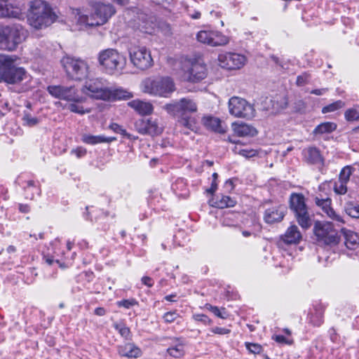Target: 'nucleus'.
I'll return each instance as SVG.
<instances>
[{
    "instance_id": "20e7f679",
    "label": "nucleus",
    "mask_w": 359,
    "mask_h": 359,
    "mask_svg": "<svg viewBox=\"0 0 359 359\" xmlns=\"http://www.w3.org/2000/svg\"><path fill=\"white\" fill-rule=\"evenodd\" d=\"M56 15L44 1L36 0L32 3L28 17L29 25L36 29H42L51 25Z\"/></svg>"
},
{
    "instance_id": "338daca9",
    "label": "nucleus",
    "mask_w": 359,
    "mask_h": 359,
    "mask_svg": "<svg viewBox=\"0 0 359 359\" xmlns=\"http://www.w3.org/2000/svg\"><path fill=\"white\" fill-rule=\"evenodd\" d=\"M273 339L278 343H287L286 338L283 335H276Z\"/></svg>"
},
{
    "instance_id": "a211bd4d",
    "label": "nucleus",
    "mask_w": 359,
    "mask_h": 359,
    "mask_svg": "<svg viewBox=\"0 0 359 359\" xmlns=\"http://www.w3.org/2000/svg\"><path fill=\"white\" fill-rule=\"evenodd\" d=\"M136 130L142 135H158L161 133L162 128L157 121L152 118H141L135 123Z\"/></svg>"
},
{
    "instance_id": "ea45409f",
    "label": "nucleus",
    "mask_w": 359,
    "mask_h": 359,
    "mask_svg": "<svg viewBox=\"0 0 359 359\" xmlns=\"http://www.w3.org/2000/svg\"><path fill=\"white\" fill-rule=\"evenodd\" d=\"M23 124L29 127H33L39 122L38 118L32 116L29 113L25 112L22 117Z\"/></svg>"
},
{
    "instance_id": "f03ea898",
    "label": "nucleus",
    "mask_w": 359,
    "mask_h": 359,
    "mask_svg": "<svg viewBox=\"0 0 359 359\" xmlns=\"http://www.w3.org/2000/svg\"><path fill=\"white\" fill-rule=\"evenodd\" d=\"M97 60L100 69L110 75L122 72L126 65V57L114 48L101 50Z\"/></svg>"
},
{
    "instance_id": "2eb2a0df",
    "label": "nucleus",
    "mask_w": 359,
    "mask_h": 359,
    "mask_svg": "<svg viewBox=\"0 0 359 359\" xmlns=\"http://www.w3.org/2000/svg\"><path fill=\"white\" fill-rule=\"evenodd\" d=\"M197 40L211 46H224L229 43V38L215 30H201L196 35Z\"/></svg>"
},
{
    "instance_id": "4468645a",
    "label": "nucleus",
    "mask_w": 359,
    "mask_h": 359,
    "mask_svg": "<svg viewBox=\"0 0 359 359\" xmlns=\"http://www.w3.org/2000/svg\"><path fill=\"white\" fill-rule=\"evenodd\" d=\"M207 74L205 65L199 60H194L185 67L184 76L189 82L198 83L205 79Z\"/></svg>"
},
{
    "instance_id": "72a5a7b5",
    "label": "nucleus",
    "mask_w": 359,
    "mask_h": 359,
    "mask_svg": "<svg viewBox=\"0 0 359 359\" xmlns=\"http://www.w3.org/2000/svg\"><path fill=\"white\" fill-rule=\"evenodd\" d=\"M315 203L327 215L332 213L333 209L331 207L332 201L330 198H320L319 197H316Z\"/></svg>"
},
{
    "instance_id": "4c0bfd02",
    "label": "nucleus",
    "mask_w": 359,
    "mask_h": 359,
    "mask_svg": "<svg viewBox=\"0 0 359 359\" xmlns=\"http://www.w3.org/2000/svg\"><path fill=\"white\" fill-rule=\"evenodd\" d=\"M81 102H70L67 106V108L72 112L76 113L79 114H84L90 112V109H84L83 106L79 104Z\"/></svg>"
},
{
    "instance_id": "f257e3e1",
    "label": "nucleus",
    "mask_w": 359,
    "mask_h": 359,
    "mask_svg": "<svg viewBox=\"0 0 359 359\" xmlns=\"http://www.w3.org/2000/svg\"><path fill=\"white\" fill-rule=\"evenodd\" d=\"M27 36V30L19 23L0 25V49L15 50Z\"/></svg>"
},
{
    "instance_id": "37998d69",
    "label": "nucleus",
    "mask_w": 359,
    "mask_h": 359,
    "mask_svg": "<svg viewBox=\"0 0 359 359\" xmlns=\"http://www.w3.org/2000/svg\"><path fill=\"white\" fill-rule=\"evenodd\" d=\"M351 174V167L348 165L345 166L341 170L338 180L348 183Z\"/></svg>"
},
{
    "instance_id": "39448f33",
    "label": "nucleus",
    "mask_w": 359,
    "mask_h": 359,
    "mask_svg": "<svg viewBox=\"0 0 359 359\" xmlns=\"http://www.w3.org/2000/svg\"><path fill=\"white\" fill-rule=\"evenodd\" d=\"M115 13L116 10L113 6L98 3L94 6L93 13L90 15H79L78 22L88 27L101 26L105 24Z\"/></svg>"
},
{
    "instance_id": "79ce46f5",
    "label": "nucleus",
    "mask_w": 359,
    "mask_h": 359,
    "mask_svg": "<svg viewBox=\"0 0 359 359\" xmlns=\"http://www.w3.org/2000/svg\"><path fill=\"white\" fill-rule=\"evenodd\" d=\"M109 128L116 133H119L123 137H126L128 139L131 140L132 135L127 133V131L123 128V127L118 123H112L109 125Z\"/></svg>"
},
{
    "instance_id": "423d86ee",
    "label": "nucleus",
    "mask_w": 359,
    "mask_h": 359,
    "mask_svg": "<svg viewBox=\"0 0 359 359\" xmlns=\"http://www.w3.org/2000/svg\"><path fill=\"white\" fill-rule=\"evenodd\" d=\"M142 90L151 95L167 97L175 90V86L173 80L165 76L146 79L142 83Z\"/></svg>"
},
{
    "instance_id": "e433bc0d",
    "label": "nucleus",
    "mask_w": 359,
    "mask_h": 359,
    "mask_svg": "<svg viewBox=\"0 0 359 359\" xmlns=\"http://www.w3.org/2000/svg\"><path fill=\"white\" fill-rule=\"evenodd\" d=\"M205 307L220 318L226 319L229 316L224 308L219 309L217 306H212L210 304H206Z\"/></svg>"
},
{
    "instance_id": "a18cd8bd",
    "label": "nucleus",
    "mask_w": 359,
    "mask_h": 359,
    "mask_svg": "<svg viewBox=\"0 0 359 359\" xmlns=\"http://www.w3.org/2000/svg\"><path fill=\"white\" fill-rule=\"evenodd\" d=\"M245 346L250 353L254 354H259L262 351V346L259 344L246 342Z\"/></svg>"
},
{
    "instance_id": "5701e85b",
    "label": "nucleus",
    "mask_w": 359,
    "mask_h": 359,
    "mask_svg": "<svg viewBox=\"0 0 359 359\" xmlns=\"http://www.w3.org/2000/svg\"><path fill=\"white\" fill-rule=\"evenodd\" d=\"M128 106L133 108L140 115H149L152 113L154 107L149 102H144L140 100H134L128 102Z\"/></svg>"
},
{
    "instance_id": "de8ad7c7",
    "label": "nucleus",
    "mask_w": 359,
    "mask_h": 359,
    "mask_svg": "<svg viewBox=\"0 0 359 359\" xmlns=\"http://www.w3.org/2000/svg\"><path fill=\"white\" fill-rule=\"evenodd\" d=\"M114 327L116 330L118 331L119 334L124 338L126 339H128L129 335H130V329L123 325H118V324H116L114 325Z\"/></svg>"
},
{
    "instance_id": "3c124183",
    "label": "nucleus",
    "mask_w": 359,
    "mask_h": 359,
    "mask_svg": "<svg viewBox=\"0 0 359 359\" xmlns=\"http://www.w3.org/2000/svg\"><path fill=\"white\" fill-rule=\"evenodd\" d=\"M194 318L195 320L201 322L204 325H210L212 323V320L204 314H195Z\"/></svg>"
},
{
    "instance_id": "cd10ccee",
    "label": "nucleus",
    "mask_w": 359,
    "mask_h": 359,
    "mask_svg": "<svg viewBox=\"0 0 359 359\" xmlns=\"http://www.w3.org/2000/svg\"><path fill=\"white\" fill-rule=\"evenodd\" d=\"M315 313L309 316V322L314 326L319 327L323 323V314L325 306L320 303L314 306Z\"/></svg>"
},
{
    "instance_id": "603ef678",
    "label": "nucleus",
    "mask_w": 359,
    "mask_h": 359,
    "mask_svg": "<svg viewBox=\"0 0 359 359\" xmlns=\"http://www.w3.org/2000/svg\"><path fill=\"white\" fill-rule=\"evenodd\" d=\"M238 154L245 158H251L257 154V151L255 149H241Z\"/></svg>"
},
{
    "instance_id": "2f4dec72",
    "label": "nucleus",
    "mask_w": 359,
    "mask_h": 359,
    "mask_svg": "<svg viewBox=\"0 0 359 359\" xmlns=\"http://www.w3.org/2000/svg\"><path fill=\"white\" fill-rule=\"evenodd\" d=\"M205 125L215 132L219 133L225 132V130L222 126L221 121L218 118L208 117L205 120Z\"/></svg>"
},
{
    "instance_id": "09e8293b",
    "label": "nucleus",
    "mask_w": 359,
    "mask_h": 359,
    "mask_svg": "<svg viewBox=\"0 0 359 359\" xmlns=\"http://www.w3.org/2000/svg\"><path fill=\"white\" fill-rule=\"evenodd\" d=\"M136 304H137V302L134 299H123L117 302V305L119 307H124L126 309H129Z\"/></svg>"
},
{
    "instance_id": "9b49d317",
    "label": "nucleus",
    "mask_w": 359,
    "mask_h": 359,
    "mask_svg": "<svg viewBox=\"0 0 359 359\" xmlns=\"http://www.w3.org/2000/svg\"><path fill=\"white\" fill-rule=\"evenodd\" d=\"M229 109L231 115L239 118H251L255 114L253 105L238 97H233L229 100Z\"/></svg>"
},
{
    "instance_id": "7c9ffc66",
    "label": "nucleus",
    "mask_w": 359,
    "mask_h": 359,
    "mask_svg": "<svg viewBox=\"0 0 359 359\" xmlns=\"http://www.w3.org/2000/svg\"><path fill=\"white\" fill-rule=\"evenodd\" d=\"M110 93L107 100H127L133 97L131 93L123 88H108Z\"/></svg>"
},
{
    "instance_id": "6ab92c4d",
    "label": "nucleus",
    "mask_w": 359,
    "mask_h": 359,
    "mask_svg": "<svg viewBox=\"0 0 359 359\" xmlns=\"http://www.w3.org/2000/svg\"><path fill=\"white\" fill-rule=\"evenodd\" d=\"M286 212V207L283 205L272 207L265 210L264 219L267 224H273L283 220Z\"/></svg>"
},
{
    "instance_id": "bb28decb",
    "label": "nucleus",
    "mask_w": 359,
    "mask_h": 359,
    "mask_svg": "<svg viewBox=\"0 0 359 359\" xmlns=\"http://www.w3.org/2000/svg\"><path fill=\"white\" fill-rule=\"evenodd\" d=\"M301 238L302 234L296 225H291L283 237V241L287 244L297 243Z\"/></svg>"
},
{
    "instance_id": "f3484780",
    "label": "nucleus",
    "mask_w": 359,
    "mask_h": 359,
    "mask_svg": "<svg viewBox=\"0 0 359 359\" xmlns=\"http://www.w3.org/2000/svg\"><path fill=\"white\" fill-rule=\"evenodd\" d=\"M219 65L226 69H239L244 66L246 58L243 55L235 53H221L218 56Z\"/></svg>"
},
{
    "instance_id": "c9c22d12",
    "label": "nucleus",
    "mask_w": 359,
    "mask_h": 359,
    "mask_svg": "<svg viewBox=\"0 0 359 359\" xmlns=\"http://www.w3.org/2000/svg\"><path fill=\"white\" fill-rule=\"evenodd\" d=\"M168 354L174 358H180L184 353V345L179 343L175 346H172L167 349Z\"/></svg>"
},
{
    "instance_id": "393cba45",
    "label": "nucleus",
    "mask_w": 359,
    "mask_h": 359,
    "mask_svg": "<svg viewBox=\"0 0 359 359\" xmlns=\"http://www.w3.org/2000/svg\"><path fill=\"white\" fill-rule=\"evenodd\" d=\"M232 126L234 133L240 137H254L257 134V130L255 128L246 123H235Z\"/></svg>"
},
{
    "instance_id": "b1692460",
    "label": "nucleus",
    "mask_w": 359,
    "mask_h": 359,
    "mask_svg": "<svg viewBox=\"0 0 359 359\" xmlns=\"http://www.w3.org/2000/svg\"><path fill=\"white\" fill-rule=\"evenodd\" d=\"M341 233L344 239V244L349 250H355L359 245V236L355 233L346 229H341Z\"/></svg>"
},
{
    "instance_id": "6e6552de",
    "label": "nucleus",
    "mask_w": 359,
    "mask_h": 359,
    "mask_svg": "<svg viewBox=\"0 0 359 359\" xmlns=\"http://www.w3.org/2000/svg\"><path fill=\"white\" fill-rule=\"evenodd\" d=\"M61 63L68 76L74 80H82L88 75L89 67L83 60L67 55L62 57Z\"/></svg>"
},
{
    "instance_id": "f8f14e48",
    "label": "nucleus",
    "mask_w": 359,
    "mask_h": 359,
    "mask_svg": "<svg viewBox=\"0 0 359 359\" xmlns=\"http://www.w3.org/2000/svg\"><path fill=\"white\" fill-rule=\"evenodd\" d=\"M130 60L132 64L140 70H146L153 65L150 51L145 47L137 46L130 50Z\"/></svg>"
},
{
    "instance_id": "aec40b11",
    "label": "nucleus",
    "mask_w": 359,
    "mask_h": 359,
    "mask_svg": "<svg viewBox=\"0 0 359 359\" xmlns=\"http://www.w3.org/2000/svg\"><path fill=\"white\" fill-rule=\"evenodd\" d=\"M304 160L309 164L323 166L324 165V158L322 156L320 150L316 147H309L302 151Z\"/></svg>"
},
{
    "instance_id": "0eeeda50",
    "label": "nucleus",
    "mask_w": 359,
    "mask_h": 359,
    "mask_svg": "<svg viewBox=\"0 0 359 359\" xmlns=\"http://www.w3.org/2000/svg\"><path fill=\"white\" fill-rule=\"evenodd\" d=\"M290 208L302 228L306 229L311 226V216L303 194H292L290 197Z\"/></svg>"
},
{
    "instance_id": "7ed1b4c3",
    "label": "nucleus",
    "mask_w": 359,
    "mask_h": 359,
    "mask_svg": "<svg viewBox=\"0 0 359 359\" xmlns=\"http://www.w3.org/2000/svg\"><path fill=\"white\" fill-rule=\"evenodd\" d=\"M16 57L0 54V79L8 84H17L22 81L26 76L23 67L15 65Z\"/></svg>"
},
{
    "instance_id": "4d7b16f0",
    "label": "nucleus",
    "mask_w": 359,
    "mask_h": 359,
    "mask_svg": "<svg viewBox=\"0 0 359 359\" xmlns=\"http://www.w3.org/2000/svg\"><path fill=\"white\" fill-rule=\"evenodd\" d=\"M142 283L149 287H151L154 285V281L149 276H144L142 278Z\"/></svg>"
},
{
    "instance_id": "69168bd1",
    "label": "nucleus",
    "mask_w": 359,
    "mask_h": 359,
    "mask_svg": "<svg viewBox=\"0 0 359 359\" xmlns=\"http://www.w3.org/2000/svg\"><path fill=\"white\" fill-rule=\"evenodd\" d=\"M94 313L98 316H103L106 314V310L102 307H97L95 309Z\"/></svg>"
},
{
    "instance_id": "412c9836",
    "label": "nucleus",
    "mask_w": 359,
    "mask_h": 359,
    "mask_svg": "<svg viewBox=\"0 0 359 359\" xmlns=\"http://www.w3.org/2000/svg\"><path fill=\"white\" fill-rule=\"evenodd\" d=\"M0 3V18H14L20 19L22 17L21 9L18 6L6 4V0Z\"/></svg>"
},
{
    "instance_id": "774afa93",
    "label": "nucleus",
    "mask_w": 359,
    "mask_h": 359,
    "mask_svg": "<svg viewBox=\"0 0 359 359\" xmlns=\"http://www.w3.org/2000/svg\"><path fill=\"white\" fill-rule=\"evenodd\" d=\"M176 297H177V295L175 294H172L165 296V299L168 302H175L177 301L175 299Z\"/></svg>"
},
{
    "instance_id": "0e129e2a",
    "label": "nucleus",
    "mask_w": 359,
    "mask_h": 359,
    "mask_svg": "<svg viewBox=\"0 0 359 359\" xmlns=\"http://www.w3.org/2000/svg\"><path fill=\"white\" fill-rule=\"evenodd\" d=\"M19 210L23 213H27L30 210V208L27 204H19Z\"/></svg>"
},
{
    "instance_id": "1a4fd4ad",
    "label": "nucleus",
    "mask_w": 359,
    "mask_h": 359,
    "mask_svg": "<svg viewBox=\"0 0 359 359\" xmlns=\"http://www.w3.org/2000/svg\"><path fill=\"white\" fill-rule=\"evenodd\" d=\"M313 232L318 241L325 245H335L340 240L333 225L328 222H316L313 227Z\"/></svg>"
},
{
    "instance_id": "f704fd0d",
    "label": "nucleus",
    "mask_w": 359,
    "mask_h": 359,
    "mask_svg": "<svg viewBox=\"0 0 359 359\" xmlns=\"http://www.w3.org/2000/svg\"><path fill=\"white\" fill-rule=\"evenodd\" d=\"M344 102H343L342 100H337L330 104L323 107L322 109V113L327 114L330 112H334L344 108Z\"/></svg>"
},
{
    "instance_id": "a878e982",
    "label": "nucleus",
    "mask_w": 359,
    "mask_h": 359,
    "mask_svg": "<svg viewBox=\"0 0 359 359\" xmlns=\"http://www.w3.org/2000/svg\"><path fill=\"white\" fill-rule=\"evenodd\" d=\"M177 126L182 128L181 132L186 135L189 134V130L196 131L197 130L195 118L189 116H181L178 119Z\"/></svg>"
},
{
    "instance_id": "473e14b6",
    "label": "nucleus",
    "mask_w": 359,
    "mask_h": 359,
    "mask_svg": "<svg viewBox=\"0 0 359 359\" xmlns=\"http://www.w3.org/2000/svg\"><path fill=\"white\" fill-rule=\"evenodd\" d=\"M236 203V201L228 196H222L220 198L217 199L215 202L214 206L217 208H226L233 207Z\"/></svg>"
},
{
    "instance_id": "4be33fe9",
    "label": "nucleus",
    "mask_w": 359,
    "mask_h": 359,
    "mask_svg": "<svg viewBox=\"0 0 359 359\" xmlns=\"http://www.w3.org/2000/svg\"><path fill=\"white\" fill-rule=\"evenodd\" d=\"M118 352L121 356L127 358H138L142 355L140 348L132 343H126L118 347Z\"/></svg>"
},
{
    "instance_id": "8fccbe9b",
    "label": "nucleus",
    "mask_w": 359,
    "mask_h": 359,
    "mask_svg": "<svg viewBox=\"0 0 359 359\" xmlns=\"http://www.w3.org/2000/svg\"><path fill=\"white\" fill-rule=\"evenodd\" d=\"M178 317L179 315L175 311H169L163 315L165 322L168 323L174 322Z\"/></svg>"
},
{
    "instance_id": "6e6d98bb",
    "label": "nucleus",
    "mask_w": 359,
    "mask_h": 359,
    "mask_svg": "<svg viewBox=\"0 0 359 359\" xmlns=\"http://www.w3.org/2000/svg\"><path fill=\"white\" fill-rule=\"evenodd\" d=\"M34 189L36 190V191L37 192L36 194L38 195L40 194V191H39V189L37 188L36 186H35V184H34V182L33 180H29L27 182V187L25 188V191H29L30 189Z\"/></svg>"
},
{
    "instance_id": "c03bdc74",
    "label": "nucleus",
    "mask_w": 359,
    "mask_h": 359,
    "mask_svg": "<svg viewBox=\"0 0 359 359\" xmlns=\"http://www.w3.org/2000/svg\"><path fill=\"white\" fill-rule=\"evenodd\" d=\"M334 191L337 194L344 195L347 192V183L337 180L334 184Z\"/></svg>"
},
{
    "instance_id": "680f3d73",
    "label": "nucleus",
    "mask_w": 359,
    "mask_h": 359,
    "mask_svg": "<svg viewBox=\"0 0 359 359\" xmlns=\"http://www.w3.org/2000/svg\"><path fill=\"white\" fill-rule=\"evenodd\" d=\"M327 91V88L314 89L311 91V94L323 95Z\"/></svg>"
},
{
    "instance_id": "13d9d810",
    "label": "nucleus",
    "mask_w": 359,
    "mask_h": 359,
    "mask_svg": "<svg viewBox=\"0 0 359 359\" xmlns=\"http://www.w3.org/2000/svg\"><path fill=\"white\" fill-rule=\"evenodd\" d=\"M72 153L75 154L78 158H80L86 154V150L82 148H78L76 149H73Z\"/></svg>"
},
{
    "instance_id": "bf43d9fd",
    "label": "nucleus",
    "mask_w": 359,
    "mask_h": 359,
    "mask_svg": "<svg viewBox=\"0 0 359 359\" xmlns=\"http://www.w3.org/2000/svg\"><path fill=\"white\" fill-rule=\"evenodd\" d=\"M217 189V182L212 181L211 183V186L209 189L206 190L207 193L213 194Z\"/></svg>"
},
{
    "instance_id": "c85d7f7f",
    "label": "nucleus",
    "mask_w": 359,
    "mask_h": 359,
    "mask_svg": "<svg viewBox=\"0 0 359 359\" xmlns=\"http://www.w3.org/2000/svg\"><path fill=\"white\" fill-rule=\"evenodd\" d=\"M82 140L86 144L94 145L104 142L110 143L116 140V138L114 137H107L104 135H85L83 136Z\"/></svg>"
},
{
    "instance_id": "5fc2aeb1",
    "label": "nucleus",
    "mask_w": 359,
    "mask_h": 359,
    "mask_svg": "<svg viewBox=\"0 0 359 359\" xmlns=\"http://www.w3.org/2000/svg\"><path fill=\"white\" fill-rule=\"evenodd\" d=\"M327 216L336 222L341 224L345 222L343 217L340 215L337 214L334 210H332V213L329 214Z\"/></svg>"
},
{
    "instance_id": "864d4df0",
    "label": "nucleus",
    "mask_w": 359,
    "mask_h": 359,
    "mask_svg": "<svg viewBox=\"0 0 359 359\" xmlns=\"http://www.w3.org/2000/svg\"><path fill=\"white\" fill-rule=\"evenodd\" d=\"M212 332L217 334H227L231 332V330L224 327H215L211 330Z\"/></svg>"
},
{
    "instance_id": "c756f323",
    "label": "nucleus",
    "mask_w": 359,
    "mask_h": 359,
    "mask_svg": "<svg viewBox=\"0 0 359 359\" xmlns=\"http://www.w3.org/2000/svg\"><path fill=\"white\" fill-rule=\"evenodd\" d=\"M337 124L334 122H323L318 125L313 130L314 135H322L324 134H329L332 133L337 129Z\"/></svg>"
},
{
    "instance_id": "49530a36",
    "label": "nucleus",
    "mask_w": 359,
    "mask_h": 359,
    "mask_svg": "<svg viewBox=\"0 0 359 359\" xmlns=\"http://www.w3.org/2000/svg\"><path fill=\"white\" fill-rule=\"evenodd\" d=\"M310 74L307 72H304L299 75L297 78L296 83L298 86H303L309 83L310 79Z\"/></svg>"
},
{
    "instance_id": "dca6fc26",
    "label": "nucleus",
    "mask_w": 359,
    "mask_h": 359,
    "mask_svg": "<svg viewBox=\"0 0 359 359\" xmlns=\"http://www.w3.org/2000/svg\"><path fill=\"white\" fill-rule=\"evenodd\" d=\"M165 109L169 113L180 116H187V113H193L197 111V104L193 100L184 97L179 101L167 104L165 106Z\"/></svg>"
},
{
    "instance_id": "9d476101",
    "label": "nucleus",
    "mask_w": 359,
    "mask_h": 359,
    "mask_svg": "<svg viewBox=\"0 0 359 359\" xmlns=\"http://www.w3.org/2000/svg\"><path fill=\"white\" fill-rule=\"evenodd\" d=\"M48 93L54 97L73 102H84L86 97L79 94L73 86H50L48 87Z\"/></svg>"
},
{
    "instance_id": "58836bf2",
    "label": "nucleus",
    "mask_w": 359,
    "mask_h": 359,
    "mask_svg": "<svg viewBox=\"0 0 359 359\" xmlns=\"http://www.w3.org/2000/svg\"><path fill=\"white\" fill-rule=\"evenodd\" d=\"M345 211L350 217L359 219V205L348 203L345 206Z\"/></svg>"
},
{
    "instance_id": "a19ab883",
    "label": "nucleus",
    "mask_w": 359,
    "mask_h": 359,
    "mask_svg": "<svg viewBox=\"0 0 359 359\" xmlns=\"http://www.w3.org/2000/svg\"><path fill=\"white\" fill-rule=\"evenodd\" d=\"M344 116L347 121H359V109H347L344 113Z\"/></svg>"
},
{
    "instance_id": "052dcab7",
    "label": "nucleus",
    "mask_w": 359,
    "mask_h": 359,
    "mask_svg": "<svg viewBox=\"0 0 359 359\" xmlns=\"http://www.w3.org/2000/svg\"><path fill=\"white\" fill-rule=\"evenodd\" d=\"M271 102H275L274 100H271ZM276 106L275 105V103L273 104V109L274 110H279L280 109H284L286 105H287V102H285V100L283 99L282 101H281V104L280 106L278 105V103L276 104Z\"/></svg>"
},
{
    "instance_id": "e2e57ef3",
    "label": "nucleus",
    "mask_w": 359,
    "mask_h": 359,
    "mask_svg": "<svg viewBox=\"0 0 359 359\" xmlns=\"http://www.w3.org/2000/svg\"><path fill=\"white\" fill-rule=\"evenodd\" d=\"M271 60H273V62L274 63H276V65L280 66L283 69H286L287 68V67H285V64L283 63L278 57H276L275 55H271Z\"/></svg>"
},
{
    "instance_id": "ddd939ff",
    "label": "nucleus",
    "mask_w": 359,
    "mask_h": 359,
    "mask_svg": "<svg viewBox=\"0 0 359 359\" xmlns=\"http://www.w3.org/2000/svg\"><path fill=\"white\" fill-rule=\"evenodd\" d=\"M101 79L87 81L83 87V91L89 96L97 100H107L110 93Z\"/></svg>"
}]
</instances>
